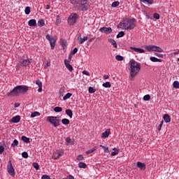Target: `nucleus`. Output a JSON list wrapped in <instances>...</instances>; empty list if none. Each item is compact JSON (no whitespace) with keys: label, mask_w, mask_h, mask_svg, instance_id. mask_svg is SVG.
<instances>
[{"label":"nucleus","mask_w":179,"mask_h":179,"mask_svg":"<svg viewBox=\"0 0 179 179\" xmlns=\"http://www.w3.org/2000/svg\"><path fill=\"white\" fill-rule=\"evenodd\" d=\"M70 2L75 9L81 12H86L90 8L89 0H70Z\"/></svg>","instance_id":"obj_1"},{"label":"nucleus","mask_w":179,"mask_h":179,"mask_svg":"<svg viewBox=\"0 0 179 179\" xmlns=\"http://www.w3.org/2000/svg\"><path fill=\"white\" fill-rule=\"evenodd\" d=\"M29 90V87L27 85H17L14 89L10 92L7 96L8 97H16V96H19L20 94H24L27 93Z\"/></svg>","instance_id":"obj_2"},{"label":"nucleus","mask_w":179,"mask_h":179,"mask_svg":"<svg viewBox=\"0 0 179 179\" xmlns=\"http://www.w3.org/2000/svg\"><path fill=\"white\" fill-rule=\"evenodd\" d=\"M131 72H130V80H134V78L138 75L139 71H141V64L136 61L131 59L129 62Z\"/></svg>","instance_id":"obj_3"},{"label":"nucleus","mask_w":179,"mask_h":179,"mask_svg":"<svg viewBox=\"0 0 179 179\" xmlns=\"http://www.w3.org/2000/svg\"><path fill=\"white\" fill-rule=\"evenodd\" d=\"M120 26H122L124 30H132L136 26V20L134 18H127L120 23Z\"/></svg>","instance_id":"obj_4"},{"label":"nucleus","mask_w":179,"mask_h":179,"mask_svg":"<svg viewBox=\"0 0 179 179\" xmlns=\"http://www.w3.org/2000/svg\"><path fill=\"white\" fill-rule=\"evenodd\" d=\"M47 121H48L50 124H52V125L55 127H59L61 124V120L57 119V117L55 116H48L47 117Z\"/></svg>","instance_id":"obj_5"},{"label":"nucleus","mask_w":179,"mask_h":179,"mask_svg":"<svg viewBox=\"0 0 179 179\" xmlns=\"http://www.w3.org/2000/svg\"><path fill=\"white\" fill-rule=\"evenodd\" d=\"M147 51H155V52H163V48L156 45H147L145 46Z\"/></svg>","instance_id":"obj_6"},{"label":"nucleus","mask_w":179,"mask_h":179,"mask_svg":"<svg viewBox=\"0 0 179 179\" xmlns=\"http://www.w3.org/2000/svg\"><path fill=\"white\" fill-rule=\"evenodd\" d=\"M79 16L76 13H72L68 18V23L69 26H73L76 23V19H78Z\"/></svg>","instance_id":"obj_7"},{"label":"nucleus","mask_w":179,"mask_h":179,"mask_svg":"<svg viewBox=\"0 0 179 179\" xmlns=\"http://www.w3.org/2000/svg\"><path fill=\"white\" fill-rule=\"evenodd\" d=\"M45 38L50 42L52 50H54V48H55V43H57V39L51 36V35L50 34H47Z\"/></svg>","instance_id":"obj_8"},{"label":"nucleus","mask_w":179,"mask_h":179,"mask_svg":"<svg viewBox=\"0 0 179 179\" xmlns=\"http://www.w3.org/2000/svg\"><path fill=\"white\" fill-rule=\"evenodd\" d=\"M9 165H8V173L12 177H15V168H13V165H12V161L8 162Z\"/></svg>","instance_id":"obj_9"},{"label":"nucleus","mask_w":179,"mask_h":179,"mask_svg":"<svg viewBox=\"0 0 179 179\" xmlns=\"http://www.w3.org/2000/svg\"><path fill=\"white\" fill-rule=\"evenodd\" d=\"M62 156H64V150H59L57 152L53 153L52 159H54V160H58V159L62 157Z\"/></svg>","instance_id":"obj_10"},{"label":"nucleus","mask_w":179,"mask_h":179,"mask_svg":"<svg viewBox=\"0 0 179 179\" xmlns=\"http://www.w3.org/2000/svg\"><path fill=\"white\" fill-rule=\"evenodd\" d=\"M31 62H32L31 59H21L20 61L21 66H29Z\"/></svg>","instance_id":"obj_11"},{"label":"nucleus","mask_w":179,"mask_h":179,"mask_svg":"<svg viewBox=\"0 0 179 179\" xmlns=\"http://www.w3.org/2000/svg\"><path fill=\"white\" fill-rule=\"evenodd\" d=\"M99 31H101V33H105V34H110V33H112L113 29H111V27H103L99 29Z\"/></svg>","instance_id":"obj_12"},{"label":"nucleus","mask_w":179,"mask_h":179,"mask_svg":"<svg viewBox=\"0 0 179 179\" xmlns=\"http://www.w3.org/2000/svg\"><path fill=\"white\" fill-rule=\"evenodd\" d=\"M130 49L132 50V51H134V52H137L138 54H144L145 52V50L141 48H134V47H131L130 48Z\"/></svg>","instance_id":"obj_13"},{"label":"nucleus","mask_w":179,"mask_h":179,"mask_svg":"<svg viewBox=\"0 0 179 179\" xmlns=\"http://www.w3.org/2000/svg\"><path fill=\"white\" fill-rule=\"evenodd\" d=\"M20 120H21L20 115H16L12 117V119L10 120V122L17 124L18 122H20Z\"/></svg>","instance_id":"obj_14"},{"label":"nucleus","mask_w":179,"mask_h":179,"mask_svg":"<svg viewBox=\"0 0 179 179\" xmlns=\"http://www.w3.org/2000/svg\"><path fill=\"white\" fill-rule=\"evenodd\" d=\"M64 65L66 66V68H67V69L70 71L72 72L73 71V67L72 66V65H71L69 64V61H67L66 59L64 60Z\"/></svg>","instance_id":"obj_15"},{"label":"nucleus","mask_w":179,"mask_h":179,"mask_svg":"<svg viewBox=\"0 0 179 179\" xmlns=\"http://www.w3.org/2000/svg\"><path fill=\"white\" fill-rule=\"evenodd\" d=\"M137 167H138V169H140V170H141L143 171L146 170V164H145L144 163H142L141 162H137Z\"/></svg>","instance_id":"obj_16"},{"label":"nucleus","mask_w":179,"mask_h":179,"mask_svg":"<svg viewBox=\"0 0 179 179\" xmlns=\"http://www.w3.org/2000/svg\"><path fill=\"white\" fill-rule=\"evenodd\" d=\"M28 25L31 27H35V26H37V22L34 19L30 20L28 22Z\"/></svg>","instance_id":"obj_17"},{"label":"nucleus","mask_w":179,"mask_h":179,"mask_svg":"<svg viewBox=\"0 0 179 179\" xmlns=\"http://www.w3.org/2000/svg\"><path fill=\"white\" fill-rule=\"evenodd\" d=\"M150 61H152V62H163V60H162L161 59H158L155 57H150Z\"/></svg>","instance_id":"obj_18"},{"label":"nucleus","mask_w":179,"mask_h":179,"mask_svg":"<svg viewBox=\"0 0 179 179\" xmlns=\"http://www.w3.org/2000/svg\"><path fill=\"white\" fill-rule=\"evenodd\" d=\"M164 120L165 122H166V123L171 122V117H170V115H169V114H165L164 115Z\"/></svg>","instance_id":"obj_19"},{"label":"nucleus","mask_w":179,"mask_h":179,"mask_svg":"<svg viewBox=\"0 0 179 179\" xmlns=\"http://www.w3.org/2000/svg\"><path fill=\"white\" fill-rule=\"evenodd\" d=\"M110 129H106L103 134H102V138H108L110 136Z\"/></svg>","instance_id":"obj_20"},{"label":"nucleus","mask_w":179,"mask_h":179,"mask_svg":"<svg viewBox=\"0 0 179 179\" xmlns=\"http://www.w3.org/2000/svg\"><path fill=\"white\" fill-rule=\"evenodd\" d=\"M108 41L109 43H110V44L112 45H113L114 48H117V42H115V41L113 38H110V39H108Z\"/></svg>","instance_id":"obj_21"},{"label":"nucleus","mask_w":179,"mask_h":179,"mask_svg":"<svg viewBox=\"0 0 179 179\" xmlns=\"http://www.w3.org/2000/svg\"><path fill=\"white\" fill-rule=\"evenodd\" d=\"M66 115H69V117L70 118H72V117H73V113L72 112V110H71V109L66 110Z\"/></svg>","instance_id":"obj_22"},{"label":"nucleus","mask_w":179,"mask_h":179,"mask_svg":"<svg viewBox=\"0 0 179 179\" xmlns=\"http://www.w3.org/2000/svg\"><path fill=\"white\" fill-rule=\"evenodd\" d=\"M88 38L87 36H84L83 38L80 37L79 39V44H83L85 41H87Z\"/></svg>","instance_id":"obj_23"},{"label":"nucleus","mask_w":179,"mask_h":179,"mask_svg":"<svg viewBox=\"0 0 179 179\" xmlns=\"http://www.w3.org/2000/svg\"><path fill=\"white\" fill-rule=\"evenodd\" d=\"M22 141H23V142H24L25 143H30V138H29L28 137L25 136H22L21 137Z\"/></svg>","instance_id":"obj_24"},{"label":"nucleus","mask_w":179,"mask_h":179,"mask_svg":"<svg viewBox=\"0 0 179 179\" xmlns=\"http://www.w3.org/2000/svg\"><path fill=\"white\" fill-rule=\"evenodd\" d=\"M45 24V21H44V20H40L38 21V26H39V27H43Z\"/></svg>","instance_id":"obj_25"},{"label":"nucleus","mask_w":179,"mask_h":179,"mask_svg":"<svg viewBox=\"0 0 179 179\" xmlns=\"http://www.w3.org/2000/svg\"><path fill=\"white\" fill-rule=\"evenodd\" d=\"M97 149V146L94 147L92 149L87 150L86 152V155H91V153H93V152H95V150Z\"/></svg>","instance_id":"obj_26"},{"label":"nucleus","mask_w":179,"mask_h":179,"mask_svg":"<svg viewBox=\"0 0 179 179\" xmlns=\"http://www.w3.org/2000/svg\"><path fill=\"white\" fill-rule=\"evenodd\" d=\"M143 3H148V5H152L153 3V0H141Z\"/></svg>","instance_id":"obj_27"},{"label":"nucleus","mask_w":179,"mask_h":179,"mask_svg":"<svg viewBox=\"0 0 179 179\" xmlns=\"http://www.w3.org/2000/svg\"><path fill=\"white\" fill-rule=\"evenodd\" d=\"M78 167L80 169H86V167H87L86 163H85V162H80L78 164Z\"/></svg>","instance_id":"obj_28"},{"label":"nucleus","mask_w":179,"mask_h":179,"mask_svg":"<svg viewBox=\"0 0 179 179\" xmlns=\"http://www.w3.org/2000/svg\"><path fill=\"white\" fill-rule=\"evenodd\" d=\"M66 142L67 145H73V141L69 137H67L66 138Z\"/></svg>","instance_id":"obj_29"},{"label":"nucleus","mask_w":179,"mask_h":179,"mask_svg":"<svg viewBox=\"0 0 179 179\" xmlns=\"http://www.w3.org/2000/svg\"><path fill=\"white\" fill-rule=\"evenodd\" d=\"M62 124H63L64 125H69V124L71 122V121H69V119L65 118V119H63V120H62Z\"/></svg>","instance_id":"obj_30"},{"label":"nucleus","mask_w":179,"mask_h":179,"mask_svg":"<svg viewBox=\"0 0 179 179\" xmlns=\"http://www.w3.org/2000/svg\"><path fill=\"white\" fill-rule=\"evenodd\" d=\"M17 145H19V141L16 139H15L13 142V143L11 144V148H16V146H17Z\"/></svg>","instance_id":"obj_31"},{"label":"nucleus","mask_w":179,"mask_h":179,"mask_svg":"<svg viewBox=\"0 0 179 179\" xmlns=\"http://www.w3.org/2000/svg\"><path fill=\"white\" fill-rule=\"evenodd\" d=\"M40 116V113L37 111L34 112L31 114V118H34L35 117H38Z\"/></svg>","instance_id":"obj_32"},{"label":"nucleus","mask_w":179,"mask_h":179,"mask_svg":"<svg viewBox=\"0 0 179 179\" xmlns=\"http://www.w3.org/2000/svg\"><path fill=\"white\" fill-rule=\"evenodd\" d=\"M102 86L103 87L109 88V87H111V83H110V82H106L102 84Z\"/></svg>","instance_id":"obj_33"},{"label":"nucleus","mask_w":179,"mask_h":179,"mask_svg":"<svg viewBox=\"0 0 179 179\" xmlns=\"http://www.w3.org/2000/svg\"><path fill=\"white\" fill-rule=\"evenodd\" d=\"M111 6L112 8H117V6H120V1H117L113 2Z\"/></svg>","instance_id":"obj_34"},{"label":"nucleus","mask_w":179,"mask_h":179,"mask_svg":"<svg viewBox=\"0 0 179 179\" xmlns=\"http://www.w3.org/2000/svg\"><path fill=\"white\" fill-rule=\"evenodd\" d=\"M61 17L59 15H57V18H56V22H55V24L57 26H58V24H61Z\"/></svg>","instance_id":"obj_35"},{"label":"nucleus","mask_w":179,"mask_h":179,"mask_svg":"<svg viewBox=\"0 0 179 179\" xmlns=\"http://www.w3.org/2000/svg\"><path fill=\"white\" fill-rule=\"evenodd\" d=\"M54 111L55 113H61V111H62V108L59 106H57L55 108H54Z\"/></svg>","instance_id":"obj_36"},{"label":"nucleus","mask_w":179,"mask_h":179,"mask_svg":"<svg viewBox=\"0 0 179 179\" xmlns=\"http://www.w3.org/2000/svg\"><path fill=\"white\" fill-rule=\"evenodd\" d=\"M71 96H72V94H71V93H67V94L63 97V100H68V99H71Z\"/></svg>","instance_id":"obj_37"},{"label":"nucleus","mask_w":179,"mask_h":179,"mask_svg":"<svg viewBox=\"0 0 179 179\" xmlns=\"http://www.w3.org/2000/svg\"><path fill=\"white\" fill-rule=\"evenodd\" d=\"M115 59H117V61H124V57L117 55L115 56Z\"/></svg>","instance_id":"obj_38"},{"label":"nucleus","mask_w":179,"mask_h":179,"mask_svg":"<svg viewBox=\"0 0 179 179\" xmlns=\"http://www.w3.org/2000/svg\"><path fill=\"white\" fill-rule=\"evenodd\" d=\"M124 36H125V32L124 31H120L119 32V34L117 35V38H120V37H124Z\"/></svg>","instance_id":"obj_39"},{"label":"nucleus","mask_w":179,"mask_h":179,"mask_svg":"<svg viewBox=\"0 0 179 179\" xmlns=\"http://www.w3.org/2000/svg\"><path fill=\"white\" fill-rule=\"evenodd\" d=\"M32 166L34 167V169H36V170H39L40 169V165H38V164L34 162L32 164Z\"/></svg>","instance_id":"obj_40"},{"label":"nucleus","mask_w":179,"mask_h":179,"mask_svg":"<svg viewBox=\"0 0 179 179\" xmlns=\"http://www.w3.org/2000/svg\"><path fill=\"white\" fill-rule=\"evenodd\" d=\"M24 12H25L26 15H30V12H31L30 7H29V6L26 7L25 10H24Z\"/></svg>","instance_id":"obj_41"},{"label":"nucleus","mask_w":179,"mask_h":179,"mask_svg":"<svg viewBox=\"0 0 179 179\" xmlns=\"http://www.w3.org/2000/svg\"><path fill=\"white\" fill-rule=\"evenodd\" d=\"M144 101H149L150 100V95L146 94L143 96Z\"/></svg>","instance_id":"obj_42"},{"label":"nucleus","mask_w":179,"mask_h":179,"mask_svg":"<svg viewBox=\"0 0 179 179\" xmlns=\"http://www.w3.org/2000/svg\"><path fill=\"white\" fill-rule=\"evenodd\" d=\"M173 85V87H175V89H179V82L178 81H174Z\"/></svg>","instance_id":"obj_43"},{"label":"nucleus","mask_w":179,"mask_h":179,"mask_svg":"<svg viewBox=\"0 0 179 179\" xmlns=\"http://www.w3.org/2000/svg\"><path fill=\"white\" fill-rule=\"evenodd\" d=\"M36 85L38 86V87L43 86V83L40 80H36Z\"/></svg>","instance_id":"obj_44"},{"label":"nucleus","mask_w":179,"mask_h":179,"mask_svg":"<svg viewBox=\"0 0 179 179\" xmlns=\"http://www.w3.org/2000/svg\"><path fill=\"white\" fill-rule=\"evenodd\" d=\"M22 156L24 159H27V157H29V154L27 152H23Z\"/></svg>","instance_id":"obj_45"},{"label":"nucleus","mask_w":179,"mask_h":179,"mask_svg":"<svg viewBox=\"0 0 179 179\" xmlns=\"http://www.w3.org/2000/svg\"><path fill=\"white\" fill-rule=\"evenodd\" d=\"M153 17H154V19L159 20V19H160V15H159V13H155L153 14Z\"/></svg>","instance_id":"obj_46"},{"label":"nucleus","mask_w":179,"mask_h":179,"mask_svg":"<svg viewBox=\"0 0 179 179\" xmlns=\"http://www.w3.org/2000/svg\"><path fill=\"white\" fill-rule=\"evenodd\" d=\"M89 93H94L96 92V90H94L92 87H90L88 88Z\"/></svg>","instance_id":"obj_47"},{"label":"nucleus","mask_w":179,"mask_h":179,"mask_svg":"<svg viewBox=\"0 0 179 179\" xmlns=\"http://www.w3.org/2000/svg\"><path fill=\"white\" fill-rule=\"evenodd\" d=\"M76 52H78V48H75L73 51L71 52V55H75V54H76Z\"/></svg>","instance_id":"obj_48"},{"label":"nucleus","mask_w":179,"mask_h":179,"mask_svg":"<svg viewBox=\"0 0 179 179\" xmlns=\"http://www.w3.org/2000/svg\"><path fill=\"white\" fill-rule=\"evenodd\" d=\"M84 157H83V155H80L77 157V160H79L80 162L83 160Z\"/></svg>","instance_id":"obj_49"},{"label":"nucleus","mask_w":179,"mask_h":179,"mask_svg":"<svg viewBox=\"0 0 179 179\" xmlns=\"http://www.w3.org/2000/svg\"><path fill=\"white\" fill-rule=\"evenodd\" d=\"M83 75H86L87 76H90V73H89L87 71L84 70L83 71Z\"/></svg>","instance_id":"obj_50"},{"label":"nucleus","mask_w":179,"mask_h":179,"mask_svg":"<svg viewBox=\"0 0 179 179\" xmlns=\"http://www.w3.org/2000/svg\"><path fill=\"white\" fill-rule=\"evenodd\" d=\"M41 179H51V178L50 177V176L43 175L42 176Z\"/></svg>","instance_id":"obj_51"},{"label":"nucleus","mask_w":179,"mask_h":179,"mask_svg":"<svg viewBox=\"0 0 179 179\" xmlns=\"http://www.w3.org/2000/svg\"><path fill=\"white\" fill-rule=\"evenodd\" d=\"M155 55H156V57H159V58H163L164 57L163 54L160 53H155Z\"/></svg>","instance_id":"obj_52"},{"label":"nucleus","mask_w":179,"mask_h":179,"mask_svg":"<svg viewBox=\"0 0 179 179\" xmlns=\"http://www.w3.org/2000/svg\"><path fill=\"white\" fill-rule=\"evenodd\" d=\"M3 150H5V148L3 146H0V155L3 153Z\"/></svg>","instance_id":"obj_53"},{"label":"nucleus","mask_w":179,"mask_h":179,"mask_svg":"<svg viewBox=\"0 0 179 179\" xmlns=\"http://www.w3.org/2000/svg\"><path fill=\"white\" fill-rule=\"evenodd\" d=\"M103 151H104L105 153H108V147L104 146V147H103Z\"/></svg>","instance_id":"obj_54"},{"label":"nucleus","mask_w":179,"mask_h":179,"mask_svg":"<svg viewBox=\"0 0 179 179\" xmlns=\"http://www.w3.org/2000/svg\"><path fill=\"white\" fill-rule=\"evenodd\" d=\"M116 155H118V150L115 151V152H111V156H116Z\"/></svg>","instance_id":"obj_55"},{"label":"nucleus","mask_w":179,"mask_h":179,"mask_svg":"<svg viewBox=\"0 0 179 179\" xmlns=\"http://www.w3.org/2000/svg\"><path fill=\"white\" fill-rule=\"evenodd\" d=\"M38 93H41L43 92V86L38 87Z\"/></svg>","instance_id":"obj_56"},{"label":"nucleus","mask_w":179,"mask_h":179,"mask_svg":"<svg viewBox=\"0 0 179 179\" xmlns=\"http://www.w3.org/2000/svg\"><path fill=\"white\" fill-rule=\"evenodd\" d=\"M62 45L64 49H65V47H66V45L65 44V42H62Z\"/></svg>","instance_id":"obj_57"},{"label":"nucleus","mask_w":179,"mask_h":179,"mask_svg":"<svg viewBox=\"0 0 179 179\" xmlns=\"http://www.w3.org/2000/svg\"><path fill=\"white\" fill-rule=\"evenodd\" d=\"M108 78H110V76H108V75L103 76V79H108Z\"/></svg>","instance_id":"obj_58"},{"label":"nucleus","mask_w":179,"mask_h":179,"mask_svg":"<svg viewBox=\"0 0 179 179\" xmlns=\"http://www.w3.org/2000/svg\"><path fill=\"white\" fill-rule=\"evenodd\" d=\"M162 127H163V125L159 124V127H158V130H159V131H161Z\"/></svg>","instance_id":"obj_59"},{"label":"nucleus","mask_w":179,"mask_h":179,"mask_svg":"<svg viewBox=\"0 0 179 179\" xmlns=\"http://www.w3.org/2000/svg\"><path fill=\"white\" fill-rule=\"evenodd\" d=\"M19 106H20V103H15V108L19 107Z\"/></svg>","instance_id":"obj_60"},{"label":"nucleus","mask_w":179,"mask_h":179,"mask_svg":"<svg viewBox=\"0 0 179 179\" xmlns=\"http://www.w3.org/2000/svg\"><path fill=\"white\" fill-rule=\"evenodd\" d=\"M69 61H71V59H72V55H69Z\"/></svg>","instance_id":"obj_61"},{"label":"nucleus","mask_w":179,"mask_h":179,"mask_svg":"<svg viewBox=\"0 0 179 179\" xmlns=\"http://www.w3.org/2000/svg\"><path fill=\"white\" fill-rule=\"evenodd\" d=\"M50 5H47L45 9H47V10H48V9H50Z\"/></svg>","instance_id":"obj_62"},{"label":"nucleus","mask_w":179,"mask_h":179,"mask_svg":"<svg viewBox=\"0 0 179 179\" xmlns=\"http://www.w3.org/2000/svg\"><path fill=\"white\" fill-rule=\"evenodd\" d=\"M173 54H174V55H178V54H179V50H178V51L175 52Z\"/></svg>","instance_id":"obj_63"},{"label":"nucleus","mask_w":179,"mask_h":179,"mask_svg":"<svg viewBox=\"0 0 179 179\" xmlns=\"http://www.w3.org/2000/svg\"><path fill=\"white\" fill-rule=\"evenodd\" d=\"M163 124H164V121L162 120V121L160 122L159 125H163Z\"/></svg>","instance_id":"obj_64"}]
</instances>
